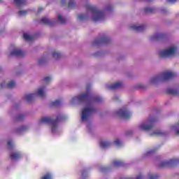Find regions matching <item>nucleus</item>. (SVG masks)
I'll list each match as a JSON object with an SVG mask.
<instances>
[{"label": "nucleus", "mask_w": 179, "mask_h": 179, "mask_svg": "<svg viewBox=\"0 0 179 179\" xmlns=\"http://www.w3.org/2000/svg\"><path fill=\"white\" fill-rule=\"evenodd\" d=\"M4 85H5V83H1L0 84V88L2 89V87H3Z\"/></svg>", "instance_id": "c03bdc74"}, {"label": "nucleus", "mask_w": 179, "mask_h": 179, "mask_svg": "<svg viewBox=\"0 0 179 179\" xmlns=\"http://www.w3.org/2000/svg\"><path fill=\"white\" fill-rule=\"evenodd\" d=\"M111 41V39L108 36H103L101 38H99L94 40V45H102V44H108Z\"/></svg>", "instance_id": "1a4fd4ad"}, {"label": "nucleus", "mask_w": 179, "mask_h": 179, "mask_svg": "<svg viewBox=\"0 0 179 179\" xmlns=\"http://www.w3.org/2000/svg\"><path fill=\"white\" fill-rule=\"evenodd\" d=\"M75 6H76L75 2L72 1H70L69 2V8L70 9H73V7H74Z\"/></svg>", "instance_id": "c9c22d12"}, {"label": "nucleus", "mask_w": 179, "mask_h": 179, "mask_svg": "<svg viewBox=\"0 0 179 179\" xmlns=\"http://www.w3.org/2000/svg\"><path fill=\"white\" fill-rule=\"evenodd\" d=\"M152 40L154 41H157L158 40H163V38H166V35L165 34H159L157 35H154L152 36Z\"/></svg>", "instance_id": "2eb2a0df"}, {"label": "nucleus", "mask_w": 179, "mask_h": 179, "mask_svg": "<svg viewBox=\"0 0 179 179\" xmlns=\"http://www.w3.org/2000/svg\"><path fill=\"white\" fill-rule=\"evenodd\" d=\"M38 96L39 97H41L42 99H44L45 97V93H44V90L43 88H39L37 92Z\"/></svg>", "instance_id": "b1692460"}, {"label": "nucleus", "mask_w": 179, "mask_h": 179, "mask_svg": "<svg viewBox=\"0 0 179 179\" xmlns=\"http://www.w3.org/2000/svg\"><path fill=\"white\" fill-rule=\"evenodd\" d=\"M108 89H120V87H122V82H117L114 84H112L111 85L108 87Z\"/></svg>", "instance_id": "f3484780"}, {"label": "nucleus", "mask_w": 179, "mask_h": 179, "mask_svg": "<svg viewBox=\"0 0 179 179\" xmlns=\"http://www.w3.org/2000/svg\"><path fill=\"white\" fill-rule=\"evenodd\" d=\"M57 17H58L59 22L62 24H64L66 23V19H65V17H62V15H61V14H59Z\"/></svg>", "instance_id": "a878e982"}, {"label": "nucleus", "mask_w": 179, "mask_h": 179, "mask_svg": "<svg viewBox=\"0 0 179 179\" xmlns=\"http://www.w3.org/2000/svg\"><path fill=\"white\" fill-rule=\"evenodd\" d=\"M41 23H43V24H46L47 26H50V27L55 25V22L54 21L50 20V19L45 17L41 18Z\"/></svg>", "instance_id": "f8f14e48"}, {"label": "nucleus", "mask_w": 179, "mask_h": 179, "mask_svg": "<svg viewBox=\"0 0 179 179\" xmlns=\"http://www.w3.org/2000/svg\"><path fill=\"white\" fill-rule=\"evenodd\" d=\"M113 6H111V4H109L106 6V10H113Z\"/></svg>", "instance_id": "ea45409f"}, {"label": "nucleus", "mask_w": 179, "mask_h": 179, "mask_svg": "<svg viewBox=\"0 0 179 179\" xmlns=\"http://www.w3.org/2000/svg\"><path fill=\"white\" fill-rule=\"evenodd\" d=\"M18 14L20 16H26V15H27V10H20Z\"/></svg>", "instance_id": "f704fd0d"}, {"label": "nucleus", "mask_w": 179, "mask_h": 179, "mask_svg": "<svg viewBox=\"0 0 179 179\" xmlns=\"http://www.w3.org/2000/svg\"><path fill=\"white\" fill-rule=\"evenodd\" d=\"M85 9L87 12H90V13H92L93 22H101L106 17L104 12L97 10V8L95 6L87 4L85 5Z\"/></svg>", "instance_id": "f03ea898"}, {"label": "nucleus", "mask_w": 179, "mask_h": 179, "mask_svg": "<svg viewBox=\"0 0 179 179\" xmlns=\"http://www.w3.org/2000/svg\"><path fill=\"white\" fill-rule=\"evenodd\" d=\"M52 57L55 58V59H59V58L62 57V55L59 52L54 51L52 52Z\"/></svg>", "instance_id": "393cba45"}, {"label": "nucleus", "mask_w": 179, "mask_h": 179, "mask_svg": "<svg viewBox=\"0 0 179 179\" xmlns=\"http://www.w3.org/2000/svg\"><path fill=\"white\" fill-rule=\"evenodd\" d=\"M26 52L19 48H14L13 50L10 53L9 57H24Z\"/></svg>", "instance_id": "9b49d317"}, {"label": "nucleus", "mask_w": 179, "mask_h": 179, "mask_svg": "<svg viewBox=\"0 0 179 179\" xmlns=\"http://www.w3.org/2000/svg\"><path fill=\"white\" fill-rule=\"evenodd\" d=\"M1 71H2V69H1V68H0V72H1Z\"/></svg>", "instance_id": "603ef678"}, {"label": "nucleus", "mask_w": 179, "mask_h": 179, "mask_svg": "<svg viewBox=\"0 0 179 179\" xmlns=\"http://www.w3.org/2000/svg\"><path fill=\"white\" fill-rule=\"evenodd\" d=\"M156 119H150L148 120L147 124H141L139 126V128L142 129V131H150L153 127H155V122H156Z\"/></svg>", "instance_id": "6e6552de"}, {"label": "nucleus", "mask_w": 179, "mask_h": 179, "mask_svg": "<svg viewBox=\"0 0 179 179\" xmlns=\"http://www.w3.org/2000/svg\"><path fill=\"white\" fill-rule=\"evenodd\" d=\"M132 134V131H127V133H126V135L127 136H128V135H131Z\"/></svg>", "instance_id": "de8ad7c7"}, {"label": "nucleus", "mask_w": 179, "mask_h": 179, "mask_svg": "<svg viewBox=\"0 0 179 179\" xmlns=\"http://www.w3.org/2000/svg\"><path fill=\"white\" fill-rule=\"evenodd\" d=\"M34 97V94H27V95H25V100L28 103H31V101H33V98Z\"/></svg>", "instance_id": "4be33fe9"}, {"label": "nucleus", "mask_w": 179, "mask_h": 179, "mask_svg": "<svg viewBox=\"0 0 179 179\" xmlns=\"http://www.w3.org/2000/svg\"><path fill=\"white\" fill-rule=\"evenodd\" d=\"M23 38H24V40H25V41H33V40H34V36H30L27 34H24Z\"/></svg>", "instance_id": "aec40b11"}, {"label": "nucleus", "mask_w": 179, "mask_h": 179, "mask_svg": "<svg viewBox=\"0 0 179 179\" xmlns=\"http://www.w3.org/2000/svg\"><path fill=\"white\" fill-rule=\"evenodd\" d=\"M62 117L59 115L56 117V120H53L50 117H43L39 120V124H49L52 127V132H55L57 128H58V122L61 120Z\"/></svg>", "instance_id": "20e7f679"}, {"label": "nucleus", "mask_w": 179, "mask_h": 179, "mask_svg": "<svg viewBox=\"0 0 179 179\" xmlns=\"http://www.w3.org/2000/svg\"><path fill=\"white\" fill-rule=\"evenodd\" d=\"M166 92L167 94H171L172 96H177V94H179V91L177 89L169 88L166 90Z\"/></svg>", "instance_id": "dca6fc26"}, {"label": "nucleus", "mask_w": 179, "mask_h": 179, "mask_svg": "<svg viewBox=\"0 0 179 179\" xmlns=\"http://www.w3.org/2000/svg\"><path fill=\"white\" fill-rule=\"evenodd\" d=\"M76 100L78 101V103H84L85 106H92L93 103H101V101H103V99L101 97H93L89 92H85L73 97L72 99V103H75Z\"/></svg>", "instance_id": "f257e3e1"}, {"label": "nucleus", "mask_w": 179, "mask_h": 179, "mask_svg": "<svg viewBox=\"0 0 179 179\" xmlns=\"http://www.w3.org/2000/svg\"><path fill=\"white\" fill-rule=\"evenodd\" d=\"M156 152V150H150V151H149L148 153V154H150V153H153V152Z\"/></svg>", "instance_id": "49530a36"}, {"label": "nucleus", "mask_w": 179, "mask_h": 179, "mask_svg": "<svg viewBox=\"0 0 179 179\" xmlns=\"http://www.w3.org/2000/svg\"><path fill=\"white\" fill-rule=\"evenodd\" d=\"M176 51V47L172 46L167 50L159 51V55L160 58H169V57H174Z\"/></svg>", "instance_id": "39448f33"}, {"label": "nucleus", "mask_w": 179, "mask_h": 179, "mask_svg": "<svg viewBox=\"0 0 179 179\" xmlns=\"http://www.w3.org/2000/svg\"><path fill=\"white\" fill-rule=\"evenodd\" d=\"M175 76H177L176 73L166 71L152 78L150 82L151 83H157V82H164L165 80H170V79H174Z\"/></svg>", "instance_id": "7ed1b4c3"}, {"label": "nucleus", "mask_w": 179, "mask_h": 179, "mask_svg": "<svg viewBox=\"0 0 179 179\" xmlns=\"http://www.w3.org/2000/svg\"><path fill=\"white\" fill-rule=\"evenodd\" d=\"M43 10V8H39L38 9V13H40V12H41Z\"/></svg>", "instance_id": "09e8293b"}, {"label": "nucleus", "mask_w": 179, "mask_h": 179, "mask_svg": "<svg viewBox=\"0 0 179 179\" xmlns=\"http://www.w3.org/2000/svg\"><path fill=\"white\" fill-rule=\"evenodd\" d=\"M117 115L119 117H121V118H123L124 120H129L131 118V113L125 109H120L117 112Z\"/></svg>", "instance_id": "9d476101"}, {"label": "nucleus", "mask_w": 179, "mask_h": 179, "mask_svg": "<svg viewBox=\"0 0 179 179\" xmlns=\"http://www.w3.org/2000/svg\"><path fill=\"white\" fill-rule=\"evenodd\" d=\"M114 167H122L124 166V162L120 160H115L113 163Z\"/></svg>", "instance_id": "412c9836"}, {"label": "nucleus", "mask_w": 179, "mask_h": 179, "mask_svg": "<svg viewBox=\"0 0 179 179\" xmlns=\"http://www.w3.org/2000/svg\"><path fill=\"white\" fill-rule=\"evenodd\" d=\"M15 86H16V83L15 81L11 80L7 84L6 87H8V89H12L15 87Z\"/></svg>", "instance_id": "cd10ccee"}, {"label": "nucleus", "mask_w": 179, "mask_h": 179, "mask_svg": "<svg viewBox=\"0 0 179 179\" xmlns=\"http://www.w3.org/2000/svg\"><path fill=\"white\" fill-rule=\"evenodd\" d=\"M24 115H18L15 117V121H22V120H24Z\"/></svg>", "instance_id": "473e14b6"}, {"label": "nucleus", "mask_w": 179, "mask_h": 179, "mask_svg": "<svg viewBox=\"0 0 179 179\" xmlns=\"http://www.w3.org/2000/svg\"><path fill=\"white\" fill-rule=\"evenodd\" d=\"M96 113V109L94 108H85L82 111L81 120L82 121H86L92 115Z\"/></svg>", "instance_id": "0eeeda50"}, {"label": "nucleus", "mask_w": 179, "mask_h": 179, "mask_svg": "<svg viewBox=\"0 0 179 179\" xmlns=\"http://www.w3.org/2000/svg\"><path fill=\"white\" fill-rule=\"evenodd\" d=\"M59 106H61V100L57 99L56 101L51 103L52 107H58Z\"/></svg>", "instance_id": "bb28decb"}, {"label": "nucleus", "mask_w": 179, "mask_h": 179, "mask_svg": "<svg viewBox=\"0 0 179 179\" xmlns=\"http://www.w3.org/2000/svg\"><path fill=\"white\" fill-rule=\"evenodd\" d=\"M10 159L11 160H19L22 159V154L19 152H13L10 155Z\"/></svg>", "instance_id": "ddd939ff"}, {"label": "nucleus", "mask_w": 179, "mask_h": 179, "mask_svg": "<svg viewBox=\"0 0 179 179\" xmlns=\"http://www.w3.org/2000/svg\"><path fill=\"white\" fill-rule=\"evenodd\" d=\"M179 159H172L167 162H162L159 167V169H163L164 167H175V166H178Z\"/></svg>", "instance_id": "423d86ee"}, {"label": "nucleus", "mask_w": 179, "mask_h": 179, "mask_svg": "<svg viewBox=\"0 0 179 179\" xmlns=\"http://www.w3.org/2000/svg\"><path fill=\"white\" fill-rule=\"evenodd\" d=\"M41 179H52V175L50 173L44 175Z\"/></svg>", "instance_id": "c85d7f7f"}, {"label": "nucleus", "mask_w": 179, "mask_h": 179, "mask_svg": "<svg viewBox=\"0 0 179 179\" xmlns=\"http://www.w3.org/2000/svg\"><path fill=\"white\" fill-rule=\"evenodd\" d=\"M167 2H171V3H176V2H177V0H167Z\"/></svg>", "instance_id": "37998d69"}, {"label": "nucleus", "mask_w": 179, "mask_h": 179, "mask_svg": "<svg viewBox=\"0 0 179 179\" xmlns=\"http://www.w3.org/2000/svg\"><path fill=\"white\" fill-rule=\"evenodd\" d=\"M78 19L80 20H86V19H87V15H86L85 14H79Z\"/></svg>", "instance_id": "2f4dec72"}, {"label": "nucleus", "mask_w": 179, "mask_h": 179, "mask_svg": "<svg viewBox=\"0 0 179 179\" xmlns=\"http://www.w3.org/2000/svg\"><path fill=\"white\" fill-rule=\"evenodd\" d=\"M150 179H159V175L157 174H153V173H149L148 174Z\"/></svg>", "instance_id": "c756f323"}, {"label": "nucleus", "mask_w": 179, "mask_h": 179, "mask_svg": "<svg viewBox=\"0 0 179 179\" xmlns=\"http://www.w3.org/2000/svg\"><path fill=\"white\" fill-rule=\"evenodd\" d=\"M66 0H61L62 5H65V2Z\"/></svg>", "instance_id": "a18cd8bd"}, {"label": "nucleus", "mask_w": 179, "mask_h": 179, "mask_svg": "<svg viewBox=\"0 0 179 179\" xmlns=\"http://www.w3.org/2000/svg\"><path fill=\"white\" fill-rule=\"evenodd\" d=\"M14 2L17 6H23V5H26V0H14Z\"/></svg>", "instance_id": "5701e85b"}, {"label": "nucleus", "mask_w": 179, "mask_h": 179, "mask_svg": "<svg viewBox=\"0 0 179 179\" xmlns=\"http://www.w3.org/2000/svg\"><path fill=\"white\" fill-rule=\"evenodd\" d=\"M152 135H156L157 136H162L164 135V134L159 130H157L153 131Z\"/></svg>", "instance_id": "7c9ffc66"}, {"label": "nucleus", "mask_w": 179, "mask_h": 179, "mask_svg": "<svg viewBox=\"0 0 179 179\" xmlns=\"http://www.w3.org/2000/svg\"><path fill=\"white\" fill-rule=\"evenodd\" d=\"M8 145L9 146L10 149L13 148V144L10 141H8Z\"/></svg>", "instance_id": "a19ab883"}, {"label": "nucleus", "mask_w": 179, "mask_h": 179, "mask_svg": "<svg viewBox=\"0 0 179 179\" xmlns=\"http://www.w3.org/2000/svg\"><path fill=\"white\" fill-rule=\"evenodd\" d=\"M130 29H131V30H135V31H144V30L146 29V26H145V25H140V26L133 25V26L130 27Z\"/></svg>", "instance_id": "4468645a"}, {"label": "nucleus", "mask_w": 179, "mask_h": 179, "mask_svg": "<svg viewBox=\"0 0 179 179\" xmlns=\"http://www.w3.org/2000/svg\"><path fill=\"white\" fill-rule=\"evenodd\" d=\"M97 54H100V52L95 53V55H97Z\"/></svg>", "instance_id": "3c124183"}, {"label": "nucleus", "mask_w": 179, "mask_h": 179, "mask_svg": "<svg viewBox=\"0 0 179 179\" xmlns=\"http://www.w3.org/2000/svg\"><path fill=\"white\" fill-rule=\"evenodd\" d=\"M50 81H51V77H45L43 78V82H45V83H48Z\"/></svg>", "instance_id": "58836bf2"}, {"label": "nucleus", "mask_w": 179, "mask_h": 179, "mask_svg": "<svg viewBox=\"0 0 179 179\" xmlns=\"http://www.w3.org/2000/svg\"><path fill=\"white\" fill-rule=\"evenodd\" d=\"M26 129V127L23 126L20 129H17V132H19V131H24Z\"/></svg>", "instance_id": "79ce46f5"}, {"label": "nucleus", "mask_w": 179, "mask_h": 179, "mask_svg": "<svg viewBox=\"0 0 179 179\" xmlns=\"http://www.w3.org/2000/svg\"><path fill=\"white\" fill-rule=\"evenodd\" d=\"M82 174V178L85 179L87 177V171L86 170H83L81 172Z\"/></svg>", "instance_id": "72a5a7b5"}, {"label": "nucleus", "mask_w": 179, "mask_h": 179, "mask_svg": "<svg viewBox=\"0 0 179 179\" xmlns=\"http://www.w3.org/2000/svg\"><path fill=\"white\" fill-rule=\"evenodd\" d=\"M100 146L103 149H106V148H110V146H111V143L108 141H101Z\"/></svg>", "instance_id": "a211bd4d"}, {"label": "nucleus", "mask_w": 179, "mask_h": 179, "mask_svg": "<svg viewBox=\"0 0 179 179\" xmlns=\"http://www.w3.org/2000/svg\"><path fill=\"white\" fill-rule=\"evenodd\" d=\"M156 12V9L153 8H144V13H145V15H148L149 13H155Z\"/></svg>", "instance_id": "6ab92c4d"}, {"label": "nucleus", "mask_w": 179, "mask_h": 179, "mask_svg": "<svg viewBox=\"0 0 179 179\" xmlns=\"http://www.w3.org/2000/svg\"><path fill=\"white\" fill-rule=\"evenodd\" d=\"M45 62H47V61L44 58L39 59L38 60L39 65H43V64H45Z\"/></svg>", "instance_id": "4c0bfd02"}, {"label": "nucleus", "mask_w": 179, "mask_h": 179, "mask_svg": "<svg viewBox=\"0 0 179 179\" xmlns=\"http://www.w3.org/2000/svg\"><path fill=\"white\" fill-rule=\"evenodd\" d=\"M115 100H119L118 97H115Z\"/></svg>", "instance_id": "8fccbe9b"}, {"label": "nucleus", "mask_w": 179, "mask_h": 179, "mask_svg": "<svg viewBox=\"0 0 179 179\" xmlns=\"http://www.w3.org/2000/svg\"><path fill=\"white\" fill-rule=\"evenodd\" d=\"M115 145H116V146H121V145H122V143L121 142V141H120V139H116L114 141Z\"/></svg>", "instance_id": "e433bc0d"}]
</instances>
